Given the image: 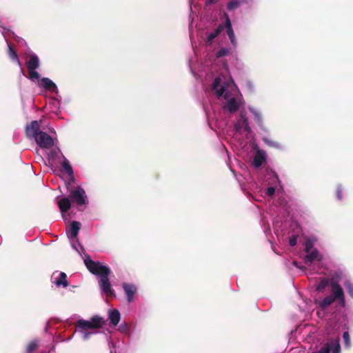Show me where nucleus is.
Listing matches in <instances>:
<instances>
[{
    "label": "nucleus",
    "mask_w": 353,
    "mask_h": 353,
    "mask_svg": "<svg viewBox=\"0 0 353 353\" xmlns=\"http://www.w3.org/2000/svg\"><path fill=\"white\" fill-rule=\"evenodd\" d=\"M67 276L64 272H54L52 275V283L57 287L66 288L69 285V283L66 279Z\"/></svg>",
    "instance_id": "obj_7"
},
{
    "label": "nucleus",
    "mask_w": 353,
    "mask_h": 353,
    "mask_svg": "<svg viewBox=\"0 0 353 353\" xmlns=\"http://www.w3.org/2000/svg\"><path fill=\"white\" fill-rule=\"evenodd\" d=\"M263 141L269 147L276 148V149H281V145L278 141L271 139L270 137H263Z\"/></svg>",
    "instance_id": "obj_24"
},
{
    "label": "nucleus",
    "mask_w": 353,
    "mask_h": 353,
    "mask_svg": "<svg viewBox=\"0 0 353 353\" xmlns=\"http://www.w3.org/2000/svg\"><path fill=\"white\" fill-rule=\"evenodd\" d=\"M110 353H114V352L111 350V351H110ZM114 353H116V352H114Z\"/></svg>",
    "instance_id": "obj_46"
},
{
    "label": "nucleus",
    "mask_w": 353,
    "mask_h": 353,
    "mask_svg": "<svg viewBox=\"0 0 353 353\" xmlns=\"http://www.w3.org/2000/svg\"><path fill=\"white\" fill-rule=\"evenodd\" d=\"M275 194V188L274 187H268L265 190V194L270 197H272Z\"/></svg>",
    "instance_id": "obj_38"
},
{
    "label": "nucleus",
    "mask_w": 353,
    "mask_h": 353,
    "mask_svg": "<svg viewBox=\"0 0 353 353\" xmlns=\"http://www.w3.org/2000/svg\"><path fill=\"white\" fill-rule=\"evenodd\" d=\"M342 192H343V189H342L341 186L338 185L336 189L335 194H336V198L339 201L342 199Z\"/></svg>",
    "instance_id": "obj_37"
},
{
    "label": "nucleus",
    "mask_w": 353,
    "mask_h": 353,
    "mask_svg": "<svg viewBox=\"0 0 353 353\" xmlns=\"http://www.w3.org/2000/svg\"><path fill=\"white\" fill-rule=\"evenodd\" d=\"M84 263L88 270L93 274L99 276V287L101 291L107 295H114L108 278L110 269L100 262L94 261L90 258L84 259Z\"/></svg>",
    "instance_id": "obj_1"
},
{
    "label": "nucleus",
    "mask_w": 353,
    "mask_h": 353,
    "mask_svg": "<svg viewBox=\"0 0 353 353\" xmlns=\"http://www.w3.org/2000/svg\"><path fill=\"white\" fill-rule=\"evenodd\" d=\"M331 294L330 296L336 301H338L339 304L342 306H345V294L341 286L333 279L330 281Z\"/></svg>",
    "instance_id": "obj_3"
},
{
    "label": "nucleus",
    "mask_w": 353,
    "mask_h": 353,
    "mask_svg": "<svg viewBox=\"0 0 353 353\" xmlns=\"http://www.w3.org/2000/svg\"><path fill=\"white\" fill-rule=\"evenodd\" d=\"M108 316L111 325H112L113 326H117L119 324L121 319V315L118 310H109L108 312Z\"/></svg>",
    "instance_id": "obj_14"
},
{
    "label": "nucleus",
    "mask_w": 353,
    "mask_h": 353,
    "mask_svg": "<svg viewBox=\"0 0 353 353\" xmlns=\"http://www.w3.org/2000/svg\"><path fill=\"white\" fill-rule=\"evenodd\" d=\"M334 301H335L332 299V296L328 295L319 303V305L322 310H325Z\"/></svg>",
    "instance_id": "obj_25"
},
{
    "label": "nucleus",
    "mask_w": 353,
    "mask_h": 353,
    "mask_svg": "<svg viewBox=\"0 0 353 353\" xmlns=\"http://www.w3.org/2000/svg\"><path fill=\"white\" fill-rule=\"evenodd\" d=\"M105 324V320L99 316H94L90 320L79 319L77 322L76 331L81 335L83 340H88L97 333L96 329Z\"/></svg>",
    "instance_id": "obj_2"
},
{
    "label": "nucleus",
    "mask_w": 353,
    "mask_h": 353,
    "mask_svg": "<svg viewBox=\"0 0 353 353\" xmlns=\"http://www.w3.org/2000/svg\"><path fill=\"white\" fill-rule=\"evenodd\" d=\"M34 140L40 148L45 149L50 148L54 143L52 137L42 131L39 132Z\"/></svg>",
    "instance_id": "obj_5"
},
{
    "label": "nucleus",
    "mask_w": 353,
    "mask_h": 353,
    "mask_svg": "<svg viewBox=\"0 0 353 353\" xmlns=\"http://www.w3.org/2000/svg\"><path fill=\"white\" fill-rule=\"evenodd\" d=\"M235 129L236 131L244 130L245 132H249L250 128L249 126L248 119L243 114H241L240 119L238 120L235 125Z\"/></svg>",
    "instance_id": "obj_13"
},
{
    "label": "nucleus",
    "mask_w": 353,
    "mask_h": 353,
    "mask_svg": "<svg viewBox=\"0 0 353 353\" xmlns=\"http://www.w3.org/2000/svg\"><path fill=\"white\" fill-rule=\"evenodd\" d=\"M17 41H18L19 43L26 45V41H25L23 39L20 38V39H19L17 40Z\"/></svg>",
    "instance_id": "obj_43"
},
{
    "label": "nucleus",
    "mask_w": 353,
    "mask_h": 353,
    "mask_svg": "<svg viewBox=\"0 0 353 353\" xmlns=\"http://www.w3.org/2000/svg\"><path fill=\"white\" fill-rule=\"evenodd\" d=\"M70 243H71L72 247L78 253L80 254L83 250V248L82 245H81V243L78 241V240L77 239H70Z\"/></svg>",
    "instance_id": "obj_30"
},
{
    "label": "nucleus",
    "mask_w": 353,
    "mask_h": 353,
    "mask_svg": "<svg viewBox=\"0 0 353 353\" xmlns=\"http://www.w3.org/2000/svg\"><path fill=\"white\" fill-rule=\"evenodd\" d=\"M222 26H223V30L225 28L227 30V34L228 35V37H229V38L230 39L231 43L233 45H236V39H235L234 32L232 27V23H231V21H230V18H229V17L228 15H226L225 21V23H222Z\"/></svg>",
    "instance_id": "obj_12"
},
{
    "label": "nucleus",
    "mask_w": 353,
    "mask_h": 353,
    "mask_svg": "<svg viewBox=\"0 0 353 353\" xmlns=\"http://www.w3.org/2000/svg\"><path fill=\"white\" fill-rule=\"evenodd\" d=\"M265 161V153L262 151H257L254 159H253V165L256 168H259L262 165V164Z\"/></svg>",
    "instance_id": "obj_17"
},
{
    "label": "nucleus",
    "mask_w": 353,
    "mask_h": 353,
    "mask_svg": "<svg viewBox=\"0 0 353 353\" xmlns=\"http://www.w3.org/2000/svg\"><path fill=\"white\" fill-rule=\"evenodd\" d=\"M312 353H330V347L328 345H323L319 350Z\"/></svg>",
    "instance_id": "obj_36"
},
{
    "label": "nucleus",
    "mask_w": 353,
    "mask_h": 353,
    "mask_svg": "<svg viewBox=\"0 0 353 353\" xmlns=\"http://www.w3.org/2000/svg\"><path fill=\"white\" fill-rule=\"evenodd\" d=\"M313 247V243L312 241H307L305 243V251L306 252H309L310 251H311L312 248Z\"/></svg>",
    "instance_id": "obj_40"
},
{
    "label": "nucleus",
    "mask_w": 353,
    "mask_h": 353,
    "mask_svg": "<svg viewBox=\"0 0 353 353\" xmlns=\"http://www.w3.org/2000/svg\"><path fill=\"white\" fill-rule=\"evenodd\" d=\"M39 123L37 121H32L30 124L26 127V134L29 139H36V137L39 134Z\"/></svg>",
    "instance_id": "obj_9"
},
{
    "label": "nucleus",
    "mask_w": 353,
    "mask_h": 353,
    "mask_svg": "<svg viewBox=\"0 0 353 353\" xmlns=\"http://www.w3.org/2000/svg\"><path fill=\"white\" fill-rule=\"evenodd\" d=\"M240 6V1L238 0H232L228 2L227 8L229 10L233 11Z\"/></svg>",
    "instance_id": "obj_31"
},
{
    "label": "nucleus",
    "mask_w": 353,
    "mask_h": 353,
    "mask_svg": "<svg viewBox=\"0 0 353 353\" xmlns=\"http://www.w3.org/2000/svg\"><path fill=\"white\" fill-rule=\"evenodd\" d=\"M307 254H306V256L304 258V261H305V263L310 264L315 260H318V261L321 260V256H319V251L316 249H314V250L310 251L309 252H307Z\"/></svg>",
    "instance_id": "obj_16"
},
{
    "label": "nucleus",
    "mask_w": 353,
    "mask_h": 353,
    "mask_svg": "<svg viewBox=\"0 0 353 353\" xmlns=\"http://www.w3.org/2000/svg\"><path fill=\"white\" fill-rule=\"evenodd\" d=\"M69 197L76 203L78 206L88 203V198L85 192L80 186H77L70 190Z\"/></svg>",
    "instance_id": "obj_4"
},
{
    "label": "nucleus",
    "mask_w": 353,
    "mask_h": 353,
    "mask_svg": "<svg viewBox=\"0 0 353 353\" xmlns=\"http://www.w3.org/2000/svg\"><path fill=\"white\" fill-rule=\"evenodd\" d=\"M293 264H294L295 266H296L297 268H299V266H298V263H297L296 261H294V262H293Z\"/></svg>",
    "instance_id": "obj_44"
},
{
    "label": "nucleus",
    "mask_w": 353,
    "mask_h": 353,
    "mask_svg": "<svg viewBox=\"0 0 353 353\" xmlns=\"http://www.w3.org/2000/svg\"><path fill=\"white\" fill-rule=\"evenodd\" d=\"M37 85L46 90L55 93L58 92V88L56 84L51 79L47 77L41 78L40 81L38 82Z\"/></svg>",
    "instance_id": "obj_8"
},
{
    "label": "nucleus",
    "mask_w": 353,
    "mask_h": 353,
    "mask_svg": "<svg viewBox=\"0 0 353 353\" xmlns=\"http://www.w3.org/2000/svg\"><path fill=\"white\" fill-rule=\"evenodd\" d=\"M227 108L230 113H234L239 110V106L235 98L232 97L228 101Z\"/></svg>",
    "instance_id": "obj_23"
},
{
    "label": "nucleus",
    "mask_w": 353,
    "mask_h": 353,
    "mask_svg": "<svg viewBox=\"0 0 353 353\" xmlns=\"http://www.w3.org/2000/svg\"><path fill=\"white\" fill-rule=\"evenodd\" d=\"M61 166L64 171L71 177H73V170L72 168V166L70 165L68 160L65 157H63L62 160L61 161Z\"/></svg>",
    "instance_id": "obj_22"
},
{
    "label": "nucleus",
    "mask_w": 353,
    "mask_h": 353,
    "mask_svg": "<svg viewBox=\"0 0 353 353\" xmlns=\"http://www.w3.org/2000/svg\"><path fill=\"white\" fill-rule=\"evenodd\" d=\"M223 30V26H222V23L219 24L216 29L208 34L207 36V43L210 44L212 43V41L218 37L221 32Z\"/></svg>",
    "instance_id": "obj_20"
},
{
    "label": "nucleus",
    "mask_w": 353,
    "mask_h": 353,
    "mask_svg": "<svg viewBox=\"0 0 353 353\" xmlns=\"http://www.w3.org/2000/svg\"><path fill=\"white\" fill-rule=\"evenodd\" d=\"M216 1L217 0H207L206 4L207 5L213 4V3H216Z\"/></svg>",
    "instance_id": "obj_42"
},
{
    "label": "nucleus",
    "mask_w": 353,
    "mask_h": 353,
    "mask_svg": "<svg viewBox=\"0 0 353 353\" xmlns=\"http://www.w3.org/2000/svg\"><path fill=\"white\" fill-rule=\"evenodd\" d=\"M345 285L346 287L349 295L353 299V283L347 281L345 282Z\"/></svg>",
    "instance_id": "obj_33"
},
{
    "label": "nucleus",
    "mask_w": 353,
    "mask_h": 353,
    "mask_svg": "<svg viewBox=\"0 0 353 353\" xmlns=\"http://www.w3.org/2000/svg\"><path fill=\"white\" fill-rule=\"evenodd\" d=\"M28 73H29V77L28 78L33 82H39L40 81V77H41V75L40 74L35 71V70H28Z\"/></svg>",
    "instance_id": "obj_29"
},
{
    "label": "nucleus",
    "mask_w": 353,
    "mask_h": 353,
    "mask_svg": "<svg viewBox=\"0 0 353 353\" xmlns=\"http://www.w3.org/2000/svg\"><path fill=\"white\" fill-rule=\"evenodd\" d=\"M323 345H328L330 347V353L331 351L332 353H341V345L339 343V339H333L330 342H327Z\"/></svg>",
    "instance_id": "obj_19"
},
{
    "label": "nucleus",
    "mask_w": 353,
    "mask_h": 353,
    "mask_svg": "<svg viewBox=\"0 0 353 353\" xmlns=\"http://www.w3.org/2000/svg\"><path fill=\"white\" fill-rule=\"evenodd\" d=\"M64 157L59 148H55L48 153V163L51 166H57Z\"/></svg>",
    "instance_id": "obj_6"
},
{
    "label": "nucleus",
    "mask_w": 353,
    "mask_h": 353,
    "mask_svg": "<svg viewBox=\"0 0 353 353\" xmlns=\"http://www.w3.org/2000/svg\"><path fill=\"white\" fill-rule=\"evenodd\" d=\"M221 82V78L217 77L214 79V81L212 83V90H216V94L218 98L223 96L225 91V88L224 86H221L219 89H218V88L220 85Z\"/></svg>",
    "instance_id": "obj_18"
},
{
    "label": "nucleus",
    "mask_w": 353,
    "mask_h": 353,
    "mask_svg": "<svg viewBox=\"0 0 353 353\" xmlns=\"http://www.w3.org/2000/svg\"><path fill=\"white\" fill-rule=\"evenodd\" d=\"M81 223L77 221H72L70 227L67 229V236L69 239H75L77 237Z\"/></svg>",
    "instance_id": "obj_11"
},
{
    "label": "nucleus",
    "mask_w": 353,
    "mask_h": 353,
    "mask_svg": "<svg viewBox=\"0 0 353 353\" xmlns=\"http://www.w3.org/2000/svg\"><path fill=\"white\" fill-rule=\"evenodd\" d=\"M70 199V198L69 196H64L57 200V204L63 219H65V213L71 207V201Z\"/></svg>",
    "instance_id": "obj_10"
},
{
    "label": "nucleus",
    "mask_w": 353,
    "mask_h": 353,
    "mask_svg": "<svg viewBox=\"0 0 353 353\" xmlns=\"http://www.w3.org/2000/svg\"><path fill=\"white\" fill-rule=\"evenodd\" d=\"M343 339L345 346L349 347L350 345V336L348 332H344L343 334Z\"/></svg>",
    "instance_id": "obj_34"
},
{
    "label": "nucleus",
    "mask_w": 353,
    "mask_h": 353,
    "mask_svg": "<svg viewBox=\"0 0 353 353\" xmlns=\"http://www.w3.org/2000/svg\"><path fill=\"white\" fill-rule=\"evenodd\" d=\"M7 43H8V48L9 57L12 59V60L17 62V65L20 67L21 71H23L22 65L19 59L17 52H15V50L12 48V47L8 42H7Z\"/></svg>",
    "instance_id": "obj_21"
},
{
    "label": "nucleus",
    "mask_w": 353,
    "mask_h": 353,
    "mask_svg": "<svg viewBox=\"0 0 353 353\" xmlns=\"http://www.w3.org/2000/svg\"><path fill=\"white\" fill-rule=\"evenodd\" d=\"M28 70H36L39 66V59L34 53L30 54L29 59L26 62Z\"/></svg>",
    "instance_id": "obj_15"
},
{
    "label": "nucleus",
    "mask_w": 353,
    "mask_h": 353,
    "mask_svg": "<svg viewBox=\"0 0 353 353\" xmlns=\"http://www.w3.org/2000/svg\"><path fill=\"white\" fill-rule=\"evenodd\" d=\"M297 243V236L295 235H293L292 237L290 238L289 240V244L290 246L294 247Z\"/></svg>",
    "instance_id": "obj_39"
},
{
    "label": "nucleus",
    "mask_w": 353,
    "mask_h": 353,
    "mask_svg": "<svg viewBox=\"0 0 353 353\" xmlns=\"http://www.w3.org/2000/svg\"><path fill=\"white\" fill-rule=\"evenodd\" d=\"M251 110L252 113L253 114V115L254 117V119L256 121V123L259 125H262L263 117H262L261 114L255 110Z\"/></svg>",
    "instance_id": "obj_32"
},
{
    "label": "nucleus",
    "mask_w": 353,
    "mask_h": 353,
    "mask_svg": "<svg viewBox=\"0 0 353 353\" xmlns=\"http://www.w3.org/2000/svg\"><path fill=\"white\" fill-rule=\"evenodd\" d=\"M54 104L56 108H59L61 104L60 100L58 99H54Z\"/></svg>",
    "instance_id": "obj_41"
},
{
    "label": "nucleus",
    "mask_w": 353,
    "mask_h": 353,
    "mask_svg": "<svg viewBox=\"0 0 353 353\" xmlns=\"http://www.w3.org/2000/svg\"><path fill=\"white\" fill-rule=\"evenodd\" d=\"M0 28H3L2 23L0 21Z\"/></svg>",
    "instance_id": "obj_45"
},
{
    "label": "nucleus",
    "mask_w": 353,
    "mask_h": 353,
    "mask_svg": "<svg viewBox=\"0 0 353 353\" xmlns=\"http://www.w3.org/2000/svg\"><path fill=\"white\" fill-rule=\"evenodd\" d=\"M123 288L125 291L128 301L130 302L132 300V285L130 284L123 283Z\"/></svg>",
    "instance_id": "obj_27"
},
{
    "label": "nucleus",
    "mask_w": 353,
    "mask_h": 353,
    "mask_svg": "<svg viewBox=\"0 0 353 353\" xmlns=\"http://www.w3.org/2000/svg\"><path fill=\"white\" fill-rule=\"evenodd\" d=\"M39 346V341L34 339L29 343L26 347V353H33Z\"/></svg>",
    "instance_id": "obj_28"
},
{
    "label": "nucleus",
    "mask_w": 353,
    "mask_h": 353,
    "mask_svg": "<svg viewBox=\"0 0 353 353\" xmlns=\"http://www.w3.org/2000/svg\"><path fill=\"white\" fill-rule=\"evenodd\" d=\"M229 51L225 48H221L216 54V57L220 58L228 54Z\"/></svg>",
    "instance_id": "obj_35"
},
{
    "label": "nucleus",
    "mask_w": 353,
    "mask_h": 353,
    "mask_svg": "<svg viewBox=\"0 0 353 353\" xmlns=\"http://www.w3.org/2000/svg\"><path fill=\"white\" fill-rule=\"evenodd\" d=\"M330 281L327 278L321 279L320 282L316 285V290L319 292H323L327 286L330 285Z\"/></svg>",
    "instance_id": "obj_26"
}]
</instances>
